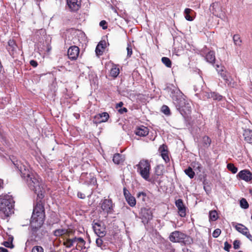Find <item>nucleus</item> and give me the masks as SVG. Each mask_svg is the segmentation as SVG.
Masks as SVG:
<instances>
[{
	"label": "nucleus",
	"instance_id": "9",
	"mask_svg": "<svg viewBox=\"0 0 252 252\" xmlns=\"http://www.w3.org/2000/svg\"><path fill=\"white\" fill-rule=\"evenodd\" d=\"M187 237V235L184 233L179 231H174L171 233L169 239L170 241L173 243L182 242Z\"/></svg>",
	"mask_w": 252,
	"mask_h": 252
},
{
	"label": "nucleus",
	"instance_id": "16",
	"mask_svg": "<svg viewBox=\"0 0 252 252\" xmlns=\"http://www.w3.org/2000/svg\"><path fill=\"white\" fill-rule=\"evenodd\" d=\"M66 3L71 11L76 12L81 7V0H66Z\"/></svg>",
	"mask_w": 252,
	"mask_h": 252
},
{
	"label": "nucleus",
	"instance_id": "6",
	"mask_svg": "<svg viewBox=\"0 0 252 252\" xmlns=\"http://www.w3.org/2000/svg\"><path fill=\"white\" fill-rule=\"evenodd\" d=\"M22 177L26 179L27 183L30 189L36 193L39 189V183L38 179L29 170L25 169L21 171Z\"/></svg>",
	"mask_w": 252,
	"mask_h": 252
},
{
	"label": "nucleus",
	"instance_id": "51",
	"mask_svg": "<svg viewBox=\"0 0 252 252\" xmlns=\"http://www.w3.org/2000/svg\"><path fill=\"white\" fill-rule=\"evenodd\" d=\"M30 64L34 67H35L37 66L38 65V63H37V62L36 61H34V60H31L30 61Z\"/></svg>",
	"mask_w": 252,
	"mask_h": 252
},
{
	"label": "nucleus",
	"instance_id": "55",
	"mask_svg": "<svg viewBox=\"0 0 252 252\" xmlns=\"http://www.w3.org/2000/svg\"><path fill=\"white\" fill-rule=\"evenodd\" d=\"M0 252H8V251L5 248L0 247Z\"/></svg>",
	"mask_w": 252,
	"mask_h": 252
},
{
	"label": "nucleus",
	"instance_id": "14",
	"mask_svg": "<svg viewBox=\"0 0 252 252\" xmlns=\"http://www.w3.org/2000/svg\"><path fill=\"white\" fill-rule=\"evenodd\" d=\"M140 218L143 221L148 222L153 218V213L150 209L143 208L141 209L140 213Z\"/></svg>",
	"mask_w": 252,
	"mask_h": 252
},
{
	"label": "nucleus",
	"instance_id": "56",
	"mask_svg": "<svg viewBox=\"0 0 252 252\" xmlns=\"http://www.w3.org/2000/svg\"><path fill=\"white\" fill-rule=\"evenodd\" d=\"M37 197L40 199L39 200H42V199L43 198V197H44V195H43L42 193H38L37 194Z\"/></svg>",
	"mask_w": 252,
	"mask_h": 252
},
{
	"label": "nucleus",
	"instance_id": "8",
	"mask_svg": "<svg viewBox=\"0 0 252 252\" xmlns=\"http://www.w3.org/2000/svg\"><path fill=\"white\" fill-rule=\"evenodd\" d=\"M93 228L94 233L99 237H103L106 234L105 226L102 221H93Z\"/></svg>",
	"mask_w": 252,
	"mask_h": 252
},
{
	"label": "nucleus",
	"instance_id": "50",
	"mask_svg": "<svg viewBox=\"0 0 252 252\" xmlns=\"http://www.w3.org/2000/svg\"><path fill=\"white\" fill-rule=\"evenodd\" d=\"M127 51V56L130 57L132 54V50L130 45H128L126 48Z\"/></svg>",
	"mask_w": 252,
	"mask_h": 252
},
{
	"label": "nucleus",
	"instance_id": "5",
	"mask_svg": "<svg viewBox=\"0 0 252 252\" xmlns=\"http://www.w3.org/2000/svg\"><path fill=\"white\" fill-rule=\"evenodd\" d=\"M173 102L177 109L184 117L187 116L191 112L190 104L182 95H177L173 98Z\"/></svg>",
	"mask_w": 252,
	"mask_h": 252
},
{
	"label": "nucleus",
	"instance_id": "22",
	"mask_svg": "<svg viewBox=\"0 0 252 252\" xmlns=\"http://www.w3.org/2000/svg\"><path fill=\"white\" fill-rule=\"evenodd\" d=\"M238 176L240 179L246 182L250 181L252 179V174L249 170H243L239 172Z\"/></svg>",
	"mask_w": 252,
	"mask_h": 252
},
{
	"label": "nucleus",
	"instance_id": "37",
	"mask_svg": "<svg viewBox=\"0 0 252 252\" xmlns=\"http://www.w3.org/2000/svg\"><path fill=\"white\" fill-rule=\"evenodd\" d=\"M162 63L168 67H171L172 62L171 60L167 57H162L161 59Z\"/></svg>",
	"mask_w": 252,
	"mask_h": 252
},
{
	"label": "nucleus",
	"instance_id": "48",
	"mask_svg": "<svg viewBox=\"0 0 252 252\" xmlns=\"http://www.w3.org/2000/svg\"><path fill=\"white\" fill-rule=\"evenodd\" d=\"M224 250L227 252H229L230 249L231 248V244H229L227 242H224Z\"/></svg>",
	"mask_w": 252,
	"mask_h": 252
},
{
	"label": "nucleus",
	"instance_id": "30",
	"mask_svg": "<svg viewBox=\"0 0 252 252\" xmlns=\"http://www.w3.org/2000/svg\"><path fill=\"white\" fill-rule=\"evenodd\" d=\"M105 43L103 42H100L97 45L95 49V53L97 56L102 55L104 52L105 47Z\"/></svg>",
	"mask_w": 252,
	"mask_h": 252
},
{
	"label": "nucleus",
	"instance_id": "32",
	"mask_svg": "<svg viewBox=\"0 0 252 252\" xmlns=\"http://www.w3.org/2000/svg\"><path fill=\"white\" fill-rule=\"evenodd\" d=\"M13 240V237H9L7 241H4L2 243V245L6 248L13 249L14 247L12 243Z\"/></svg>",
	"mask_w": 252,
	"mask_h": 252
},
{
	"label": "nucleus",
	"instance_id": "19",
	"mask_svg": "<svg viewBox=\"0 0 252 252\" xmlns=\"http://www.w3.org/2000/svg\"><path fill=\"white\" fill-rule=\"evenodd\" d=\"M175 205L178 210V214L181 217H185L186 216L187 208L185 206L183 200L178 199L175 202Z\"/></svg>",
	"mask_w": 252,
	"mask_h": 252
},
{
	"label": "nucleus",
	"instance_id": "47",
	"mask_svg": "<svg viewBox=\"0 0 252 252\" xmlns=\"http://www.w3.org/2000/svg\"><path fill=\"white\" fill-rule=\"evenodd\" d=\"M99 25L104 30H105L107 28V23L105 20L101 21L99 23Z\"/></svg>",
	"mask_w": 252,
	"mask_h": 252
},
{
	"label": "nucleus",
	"instance_id": "2",
	"mask_svg": "<svg viewBox=\"0 0 252 252\" xmlns=\"http://www.w3.org/2000/svg\"><path fill=\"white\" fill-rule=\"evenodd\" d=\"M15 201L13 197L8 194L0 195V213L5 217H8L14 213Z\"/></svg>",
	"mask_w": 252,
	"mask_h": 252
},
{
	"label": "nucleus",
	"instance_id": "7",
	"mask_svg": "<svg viewBox=\"0 0 252 252\" xmlns=\"http://www.w3.org/2000/svg\"><path fill=\"white\" fill-rule=\"evenodd\" d=\"M74 243H77L76 249L77 250L81 251L83 249L85 248V241L81 237L77 238L74 237L73 238H68L65 241L63 242V245L66 248H71L74 244Z\"/></svg>",
	"mask_w": 252,
	"mask_h": 252
},
{
	"label": "nucleus",
	"instance_id": "17",
	"mask_svg": "<svg viewBox=\"0 0 252 252\" xmlns=\"http://www.w3.org/2000/svg\"><path fill=\"white\" fill-rule=\"evenodd\" d=\"M158 152L160 154L162 158L166 163L169 162V152L168 147L165 144H162L158 148Z\"/></svg>",
	"mask_w": 252,
	"mask_h": 252
},
{
	"label": "nucleus",
	"instance_id": "10",
	"mask_svg": "<svg viewBox=\"0 0 252 252\" xmlns=\"http://www.w3.org/2000/svg\"><path fill=\"white\" fill-rule=\"evenodd\" d=\"M75 231L71 229H58L54 231V234L56 236H63V242L68 238H70V235L74 234Z\"/></svg>",
	"mask_w": 252,
	"mask_h": 252
},
{
	"label": "nucleus",
	"instance_id": "1",
	"mask_svg": "<svg viewBox=\"0 0 252 252\" xmlns=\"http://www.w3.org/2000/svg\"><path fill=\"white\" fill-rule=\"evenodd\" d=\"M45 217L44 202L43 200H37L31 218V226L32 229L35 230L40 228L44 223Z\"/></svg>",
	"mask_w": 252,
	"mask_h": 252
},
{
	"label": "nucleus",
	"instance_id": "28",
	"mask_svg": "<svg viewBox=\"0 0 252 252\" xmlns=\"http://www.w3.org/2000/svg\"><path fill=\"white\" fill-rule=\"evenodd\" d=\"M243 135L246 141L249 143H252V130H245Z\"/></svg>",
	"mask_w": 252,
	"mask_h": 252
},
{
	"label": "nucleus",
	"instance_id": "25",
	"mask_svg": "<svg viewBox=\"0 0 252 252\" xmlns=\"http://www.w3.org/2000/svg\"><path fill=\"white\" fill-rule=\"evenodd\" d=\"M109 118V115L107 112L99 113L94 116V119L97 123L106 122L108 121Z\"/></svg>",
	"mask_w": 252,
	"mask_h": 252
},
{
	"label": "nucleus",
	"instance_id": "26",
	"mask_svg": "<svg viewBox=\"0 0 252 252\" xmlns=\"http://www.w3.org/2000/svg\"><path fill=\"white\" fill-rule=\"evenodd\" d=\"M120 73V69L118 65L113 64L110 71V76L115 78Z\"/></svg>",
	"mask_w": 252,
	"mask_h": 252
},
{
	"label": "nucleus",
	"instance_id": "41",
	"mask_svg": "<svg viewBox=\"0 0 252 252\" xmlns=\"http://www.w3.org/2000/svg\"><path fill=\"white\" fill-rule=\"evenodd\" d=\"M240 206L243 209H247L249 208V204L245 198H242L240 201Z\"/></svg>",
	"mask_w": 252,
	"mask_h": 252
},
{
	"label": "nucleus",
	"instance_id": "35",
	"mask_svg": "<svg viewBox=\"0 0 252 252\" xmlns=\"http://www.w3.org/2000/svg\"><path fill=\"white\" fill-rule=\"evenodd\" d=\"M185 173L190 178L192 179L195 176V173L190 167H188L185 170Z\"/></svg>",
	"mask_w": 252,
	"mask_h": 252
},
{
	"label": "nucleus",
	"instance_id": "31",
	"mask_svg": "<svg viewBox=\"0 0 252 252\" xmlns=\"http://www.w3.org/2000/svg\"><path fill=\"white\" fill-rule=\"evenodd\" d=\"M206 59L207 62L210 63H214L216 60L215 52L213 51L208 52L206 55Z\"/></svg>",
	"mask_w": 252,
	"mask_h": 252
},
{
	"label": "nucleus",
	"instance_id": "52",
	"mask_svg": "<svg viewBox=\"0 0 252 252\" xmlns=\"http://www.w3.org/2000/svg\"><path fill=\"white\" fill-rule=\"evenodd\" d=\"M118 111L121 114H123L124 113L127 112V110L126 108L123 107L122 108H120L119 109H118Z\"/></svg>",
	"mask_w": 252,
	"mask_h": 252
},
{
	"label": "nucleus",
	"instance_id": "29",
	"mask_svg": "<svg viewBox=\"0 0 252 252\" xmlns=\"http://www.w3.org/2000/svg\"><path fill=\"white\" fill-rule=\"evenodd\" d=\"M124 157L120 154H115L113 156V161L116 164H121L124 162Z\"/></svg>",
	"mask_w": 252,
	"mask_h": 252
},
{
	"label": "nucleus",
	"instance_id": "42",
	"mask_svg": "<svg viewBox=\"0 0 252 252\" xmlns=\"http://www.w3.org/2000/svg\"><path fill=\"white\" fill-rule=\"evenodd\" d=\"M32 252H44V250L41 246H35L32 248Z\"/></svg>",
	"mask_w": 252,
	"mask_h": 252
},
{
	"label": "nucleus",
	"instance_id": "46",
	"mask_svg": "<svg viewBox=\"0 0 252 252\" xmlns=\"http://www.w3.org/2000/svg\"><path fill=\"white\" fill-rule=\"evenodd\" d=\"M101 237H99L96 239V244L97 247H101L103 244V241L101 238Z\"/></svg>",
	"mask_w": 252,
	"mask_h": 252
},
{
	"label": "nucleus",
	"instance_id": "20",
	"mask_svg": "<svg viewBox=\"0 0 252 252\" xmlns=\"http://www.w3.org/2000/svg\"><path fill=\"white\" fill-rule=\"evenodd\" d=\"M123 191L125 197L128 205L131 207H134L136 205L135 198L131 195L129 190L126 188H124Z\"/></svg>",
	"mask_w": 252,
	"mask_h": 252
},
{
	"label": "nucleus",
	"instance_id": "12",
	"mask_svg": "<svg viewBox=\"0 0 252 252\" xmlns=\"http://www.w3.org/2000/svg\"><path fill=\"white\" fill-rule=\"evenodd\" d=\"M100 207L102 210L107 213H112L113 209L112 201L110 199H104L101 200Z\"/></svg>",
	"mask_w": 252,
	"mask_h": 252
},
{
	"label": "nucleus",
	"instance_id": "15",
	"mask_svg": "<svg viewBox=\"0 0 252 252\" xmlns=\"http://www.w3.org/2000/svg\"><path fill=\"white\" fill-rule=\"evenodd\" d=\"M80 49L77 46H72L69 48L67 51L68 58L71 60H76L79 55Z\"/></svg>",
	"mask_w": 252,
	"mask_h": 252
},
{
	"label": "nucleus",
	"instance_id": "21",
	"mask_svg": "<svg viewBox=\"0 0 252 252\" xmlns=\"http://www.w3.org/2000/svg\"><path fill=\"white\" fill-rule=\"evenodd\" d=\"M212 143L211 139L207 135L202 137L199 142V146L204 149L208 148Z\"/></svg>",
	"mask_w": 252,
	"mask_h": 252
},
{
	"label": "nucleus",
	"instance_id": "27",
	"mask_svg": "<svg viewBox=\"0 0 252 252\" xmlns=\"http://www.w3.org/2000/svg\"><path fill=\"white\" fill-rule=\"evenodd\" d=\"M194 11L190 8H186L184 11L185 17L188 21H191L193 20L194 17L192 15Z\"/></svg>",
	"mask_w": 252,
	"mask_h": 252
},
{
	"label": "nucleus",
	"instance_id": "24",
	"mask_svg": "<svg viewBox=\"0 0 252 252\" xmlns=\"http://www.w3.org/2000/svg\"><path fill=\"white\" fill-rule=\"evenodd\" d=\"M149 128L144 126H140L136 127L135 130V133L139 136H146L149 133Z\"/></svg>",
	"mask_w": 252,
	"mask_h": 252
},
{
	"label": "nucleus",
	"instance_id": "57",
	"mask_svg": "<svg viewBox=\"0 0 252 252\" xmlns=\"http://www.w3.org/2000/svg\"><path fill=\"white\" fill-rule=\"evenodd\" d=\"M0 182H1V183H0V187H1V185H2V184H3V182H2V181H1V180H0Z\"/></svg>",
	"mask_w": 252,
	"mask_h": 252
},
{
	"label": "nucleus",
	"instance_id": "45",
	"mask_svg": "<svg viewBox=\"0 0 252 252\" xmlns=\"http://www.w3.org/2000/svg\"><path fill=\"white\" fill-rule=\"evenodd\" d=\"M221 231L220 229H216L213 232L212 235L214 238L218 237L221 234Z\"/></svg>",
	"mask_w": 252,
	"mask_h": 252
},
{
	"label": "nucleus",
	"instance_id": "60",
	"mask_svg": "<svg viewBox=\"0 0 252 252\" xmlns=\"http://www.w3.org/2000/svg\"><path fill=\"white\" fill-rule=\"evenodd\" d=\"M251 219H252V216H251Z\"/></svg>",
	"mask_w": 252,
	"mask_h": 252
},
{
	"label": "nucleus",
	"instance_id": "38",
	"mask_svg": "<svg viewBox=\"0 0 252 252\" xmlns=\"http://www.w3.org/2000/svg\"><path fill=\"white\" fill-rule=\"evenodd\" d=\"M227 168L233 174L236 173L238 171L237 168L234 166V164L231 163L227 164Z\"/></svg>",
	"mask_w": 252,
	"mask_h": 252
},
{
	"label": "nucleus",
	"instance_id": "43",
	"mask_svg": "<svg viewBox=\"0 0 252 252\" xmlns=\"http://www.w3.org/2000/svg\"><path fill=\"white\" fill-rule=\"evenodd\" d=\"M162 175V172L161 170H160V167L159 166H157L155 168V178H156V176H157V178H158L159 176Z\"/></svg>",
	"mask_w": 252,
	"mask_h": 252
},
{
	"label": "nucleus",
	"instance_id": "59",
	"mask_svg": "<svg viewBox=\"0 0 252 252\" xmlns=\"http://www.w3.org/2000/svg\"><path fill=\"white\" fill-rule=\"evenodd\" d=\"M238 252H243L242 251H239Z\"/></svg>",
	"mask_w": 252,
	"mask_h": 252
},
{
	"label": "nucleus",
	"instance_id": "58",
	"mask_svg": "<svg viewBox=\"0 0 252 252\" xmlns=\"http://www.w3.org/2000/svg\"><path fill=\"white\" fill-rule=\"evenodd\" d=\"M200 168H201V166H200V165H199V166H198V168L199 169H200Z\"/></svg>",
	"mask_w": 252,
	"mask_h": 252
},
{
	"label": "nucleus",
	"instance_id": "54",
	"mask_svg": "<svg viewBox=\"0 0 252 252\" xmlns=\"http://www.w3.org/2000/svg\"><path fill=\"white\" fill-rule=\"evenodd\" d=\"M123 102L121 101L116 105V108L117 109H118L119 108H121L123 106Z\"/></svg>",
	"mask_w": 252,
	"mask_h": 252
},
{
	"label": "nucleus",
	"instance_id": "23",
	"mask_svg": "<svg viewBox=\"0 0 252 252\" xmlns=\"http://www.w3.org/2000/svg\"><path fill=\"white\" fill-rule=\"evenodd\" d=\"M18 46L16 43V42L14 40H9L8 42V46L7 49L9 54L14 57L15 54L16 53Z\"/></svg>",
	"mask_w": 252,
	"mask_h": 252
},
{
	"label": "nucleus",
	"instance_id": "40",
	"mask_svg": "<svg viewBox=\"0 0 252 252\" xmlns=\"http://www.w3.org/2000/svg\"><path fill=\"white\" fill-rule=\"evenodd\" d=\"M137 197L142 201L145 202L146 200L147 194L145 192H139L137 194Z\"/></svg>",
	"mask_w": 252,
	"mask_h": 252
},
{
	"label": "nucleus",
	"instance_id": "44",
	"mask_svg": "<svg viewBox=\"0 0 252 252\" xmlns=\"http://www.w3.org/2000/svg\"><path fill=\"white\" fill-rule=\"evenodd\" d=\"M210 97L213 98L215 100H221L222 98V96L219 95L215 93H212L210 94Z\"/></svg>",
	"mask_w": 252,
	"mask_h": 252
},
{
	"label": "nucleus",
	"instance_id": "13",
	"mask_svg": "<svg viewBox=\"0 0 252 252\" xmlns=\"http://www.w3.org/2000/svg\"><path fill=\"white\" fill-rule=\"evenodd\" d=\"M81 182L87 185H95L96 183V180L95 177L90 174L83 173L80 177Z\"/></svg>",
	"mask_w": 252,
	"mask_h": 252
},
{
	"label": "nucleus",
	"instance_id": "34",
	"mask_svg": "<svg viewBox=\"0 0 252 252\" xmlns=\"http://www.w3.org/2000/svg\"><path fill=\"white\" fill-rule=\"evenodd\" d=\"M218 219L217 212L216 210H212L209 212V220L211 221H216Z\"/></svg>",
	"mask_w": 252,
	"mask_h": 252
},
{
	"label": "nucleus",
	"instance_id": "3",
	"mask_svg": "<svg viewBox=\"0 0 252 252\" xmlns=\"http://www.w3.org/2000/svg\"><path fill=\"white\" fill-rule=\"evenodd\" d=\"M137 171L139 175L146 181L149 182H154L150 178V171L151 170V161L147 159H142L139 163L136 165Z\"/></svg>",
	"mask_w": 252,
	"mask_h": 252
},
{
	"label": "nucleus",
	"instance_id": "49",
	"mask_svg": "<svg viewBox=\"0 0 252 252\" xmlns=\"http://www.w3.org/2000/svg\"><path fill=\"white\" fill-rule=\"evenodd\" d=\"M240 242L239 240H235L233 242V248L234 249H238L240 248Z\"/></svg>",
	"mask_w": 252,
	"mask_h": 252
},
{
	"label": "nucleus",
	"instance_id": "11",
	"mask_svg": "<svg viewBox=\"0 0 252 252\" xmlns=\"http://www.w3.org/2000/svg\"><path fill=\"white\" fill-rule=\"evenodd\" d=\"M232 225L240 233L246 236L249 240L252 241V236L250 233L248 228L241 223H232Z\"/></svg>",
	"mask_w": 252,
	"mask_h": 252
},
{
	"label": "nucleus",
	"instance_id": "39",
	"mask_svg": "<svg viewBox=\"0 0 252 252\" xmlns=\"http://www.w3.org/2000/svg\"><path fill=\"white\" fill-rule=\"evenodd\" d=\"M161 112L167 116H169L171 114L170 110L168 106L165 105H163L161 107Z\"/></svg>",
	"mask_w": 252,
	"mask_h": 252
},
{
	"label": "nucleus",
	"instance_id": "36",
	"mask_svg": "<svg viewBox=\"0 0 252 252\" xmlns=\"http://www.w3.org/2000/svg\"><path fill=\"white\" fill-rule=\"evenodd\" d=\"M165 252H175V250L169 242L165 243Z\"/></svg>",
	"mask_w": 252,
	"mask_h": 252
},
{
	"label": "nucleus",
	"instance_id": "53",
	"mask_svg": "<svg viewBox=\"0 0 252 252\" xmlns=\"http://www.w3.org/2000/svg\"><path fill=\"white\" fill-rule=\"evenodd\" d=\"M77 196L81 199H84L85 198V195L81 192H78Z\"/></svg>",
	"mask_w": 252,
	"mask_h": 252
},
{
	"label": "nucleus",
	"instance_id": "4",
	"mask_svg": "<svg viewBox=\"0 0 252 252\" xmlns=\"http://www.w3.org/2000/svg\"><path fill=\"white\" fill-rule=\"evenodd\" d=\"M173 102L177 109L184 117L187 116L191 112L190 104L182 95H177L173 98Z\"/></svg>",
	"mask_w": 252,
	"mask_h": 252
},
{
	"label": "nucleus",
	"instance_id": "33",
	"mask_svg": "<svg viewBox=\"0 0 252 252\" xmlns=\"http://www.w3.org/2000/svg\"><path fill=\"white\" fill-rule=\"evenodd\" d=\"M233 39L234 43L235 45L238 46H241L242 44V41L241 39V37L239 34H234L233 37Z\"/></svg>",
	"mask_w": 252,
	"mask_h": 252
},
{
	"label": "nucleus",
	"instance_id": "18",
	"mask_svg": "<svg viewBox=\"0 0 252 252\" xmlns=\"http://www.w3.org/2000/svg\"><path fill=\"white\" fill-rule=\"evenodd\" d=\"M222 68V67H221L220 69H218V73L220 75L225 83H226L229 87L232 88L235 87L236 83L234 82H231L228 78L227 72L223 70Z\"/></svg>",
	"mask_w": 252,
	"mask_h": 252
}]
</instances>
